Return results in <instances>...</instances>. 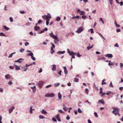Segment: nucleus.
Masks as SVG:
<instances>
[{
  "label": "nucleus",
  "instance_id": "bb28decb",
  "mask_svg": "<svg viewBox=\"0 0 123 123\" xmlns=\"http://www.w3.org/2000/svg\"><path fill=\"white\" fill-rule=\"evenodd\" d=\"M4 28L6 30H8L9 29V28L5 25L4 26Z\"/></svg>",
  "mask_w": 123,
  "mask_h": 123
},
{
  "label": "nucleus",
  "instance_id": "2eb2a0df",
  "mask_svg": "<svg viewBox=\"0 0 123 123\" xmlns=\"http://www.w3.org/2000/svg\"><path fill=\"white\" fill-rule=\"evenodd\" d=\"M40 29V27L38 26H35L34 27V30L35 31H37Z\"/></svg>",
  "mask_w": 123,
  "mask_h": 123
},
{
  "label": "nucleus",
  "instance_id": "864d4df0",
  "mask_svg": "<svg viewBox=\"0 0 123 123\" xmlns=\"http://www.w3.org/2000/svg\"><path fill=\"white\" fill-rule=\"evenodd\" d=\"M111 93V92L109 91V92H108L106 93V94L108 95H109Z\"/></svg>",
  "mask_w": 123,
  "mask_h": 123
},
{
  "label": "nucleus",
  "instance_id": "39448f33",
  "mask_svg": "<svg viewBox=\"0 0 123 123\" xmlns=\"http://www.w3.org/2000/svg\"><path fill=\"white\" fill-rule=\"evenodd\" d=\"M83 30V28L82 27L79 28L78 30L76 31V32L78 33H80Z\"/></svg>",
  "mask_w": 123,
  "mask_h": 123
},
{
  "label": "nucleus",
  "instance_id": "9b49d317",
  "mask_svg": "<svg viewBox=\"0 0 123 123\" xmlns=\"http://www.w3.org/2000/svg\"><path fill=\"white\" fill-rule=\"evenodd\" d=\"M63 68L64 70V73L65 74H68V71L67 69V68L66 67H63Z\"/></svg>",
  "mask_w": 123,
  "mask_h": 123
},
{
  "label": "nucleus",
  "instance_id": "5fc2aeb1",
  "mask_svg": "<svg viewBox=\"0 0 123 123\" xmlns=\"http://www.w3.org/2000/svg\"><path fill=\"white\" fill-rule=\"evenodd\" d=\"M20 12L21 14H24L25 13L24 11H20Z\"/></svg>",
  "mask_w": 123,
  "mask_h": 123
},
{
  "label": "nucleus",
  "instance_id": "5701e85b",
  "mask_svg": "<svg viewBox=\"0 0 123 123\" xmlns=\"http://www.w3.org/2000/svg\"><path fill=\"white\" fill-rule=\"evenodd\" d=\"M14 65L15 66V68L16 70H18L20 69V68L19 66L15 65Z\"/></svg>",
  "mask_w": 123,
  "mask_h": 123
},
{
  "label": "nucleus",
  "instance_id": "4d7b16f0",
  "mask_svg": "<svg viewBox=\"0 0 123 123\" xmlns=\"http://www.w3.org/2000/svg\"><path fill=\"white\" fill-rule=\"evenodd\" d=\"M98 34L99 35H100L101 36V37L103 38L105 40V38L102 35H101L100 33H98Z\"/></svg>",
  "mask_w": 123,
  "mask_h": 123
},
{
  "label": "nucleus",
  "instance_id": "9d476101",
  "mask_svg": "<svg viewBox=\"0 0 123 123\" xmlns=\"http://www.w3.org/2000/svg\"><path fill=\"white\" fill-rule=\"evenodd\" d=\"M15 109V107L14 106L12 107L11 108L9 109V113H11L12 112V111Z\"/></svg>",
  "mask_w": 123,
  "mask_h": 123
},
{
  "label": "nucleus",
  "instance_id": "8fccbe9b",
  "mask_svg": "<svg viewBox=\"0 0 123 123\" xmlns=\"http://www.w3.org/2000/svg\"><path fill=\"white\" fill-rule=\"evenodd\" d=\"M94 114L95 116L96 117H98V115H97V113L96 112H94Z\"/></svg>",
  "mask_w": 123,
  "mask_h": 123
},
{
  "label": "nucleus",
  "instance_id": "ddd939ff",
  "mask_svg": "<svg viewBox=\"0 0 123 123\" xmlns=\"http://www.w3.org/2000/svg\"><path fill=\"white\" fill-rule=\"evenodd\" d=\"M114 64L115 63L114 62H111V61H109V63L108 64V65H109L112 66L114 65Z\"/></svg>",
  "mask_w": 123,
  "mask_h": 123
},
{
  "label": "nucleus",
  "instance_id": "20e7f679",
  "mask_svg": "<svg viewBox=\"0 0 123 123\" xmlns=\"http://www.w3.org/2000/svg\"><path fill=\"white\" fill-rule=\"evenodd\" d=\"M55 95L54 93H50L47 94L45 95V97H52L55 96Z\"/></svg>",
  "mask_w": 123,
  "mask_h": 123
},
{
  "label": "nucleus",
  "instance_id": "423d86ee",
  "mask_svg": "<svg viewBox=\"0 0 123 123\" xmlns=\"http://www.w3.org/2000/svg\"><path fill=\"white\" fill-rule=\"evenodd\" d=\"M43 82L42 81H40L39 82L38 85L40 88H41L43 85Z\"/></svg>",
  "mask_w": 123,
  "mask_h": 123
},
{
  "label": "nucleus",
  "instance_id": "0eeeda50",
  "mask_svg": "<svg viewBox=\"0 0 123 123\" xmlns=\"http://www.w3.org/2000/svg\"><path fill=\"white\" fill-rule=\"evenodd\" d=\"M105 56L106 57L108 58H112L113 57L112 55L111 54H107L105 55Z\"/></svg>",
  "mask_w": 123,
  "mask_h": 123
},
{
  "label": "nucleus",
  "instance_id": "a18cd8bd",
  "mask_svg": "<svg viewBox=\"0 0 123 123\" xmlns=\"http://www.w3.org/2000/svg\"><path fill=\"white\" fill-rule=\"evenodd\" d=\"M10 21L11 22H12L13 21V19L11 17H10Z\"/></svg>",
  "mask_w": 123,
  "mask_h": 123
},
{
  "label": "nucleus",
  "instance_id": "680f3d73",
  "mask_svg": "<svg viewBox=\"0 0 123 123\" xmlns=\"http://www.w3.org/2000/svg\"><path fill=\"white\" fill-rule=\"evenodd\" d=\"M115 46L116 47H119V46L117 43H116L115 45Z\"/></svg>",
  "mask_w": 123,
  "mask_h": 123
},
{
  "label": "nucleus",
  "instance_id": "e433bc0d",
  "mask_svg": "<svg viewBox=\"0 0 123 123\" xmlns=\"http://www.w3.org/2000/svg\"><path fill=\"white\" fill-rule=\"evenodd\" d=\"M85 92L86 93L88 94V90L86 88L85 89Z\"/></svg>",
  "mask_w": 123,
  "mask_h": 123
},
{
  "label": "nucleus",
  "instance_id": "f257e3e1",
  "mask_svg": "<svg viewBox=\"0 0 123 123\" xmlns=\"http://www.w3.org/2000/svg\"><path fill=\"white\" fill-rule=\"evenodd\" d=\"M114 110L112 111V113L114 114L115 116H116L119 113L120 111V109L118 108H113Z\"/></svg>",
  "mask_w": 123,
  "mask_h": 123
},
{
  "label": "nucleus",
  "instance_id": "6e6d98bb",
  "mask_svg": "<svg viewBox=\"0 0 123 123\" xmlns=\"http://www.w3.org/2000/svg\"><path fill=\"white\" fill-rule=\"evenodd\" d=\"M12 81H9L8 83V84L9 85H11V84H12Z\"/></svg>",
  "mask_w": 123,
  "mask_h": 123
},
{
  "label": "nucleus",
  "instance_id": "69168bd1",
  "mask_svg": "<svg viewBox=\"0 0 123 123\" xmlns=\"http://www.w3.org/2000/svg\"><path fill=\"white\" fill-rule=\"evenodd\" d=\"M13 55L11 53L9 56V58H10L12 57Z\"/></svg>",
  "mask_w": 123,
  "mask_h": 123
},
{
  "label": "nucleus",
  "instance_id": "2f4dec72",
  "mask_svg": "<svg viewBox=\"0 0 123 123\" xmlns=\"http://www.w3.org/2000/svg\"><path fill=\"white\" fill-rule=\"evenodd\" d=\"M39 118L40 119H43L45 118V117L42 115H40L39 116Z\"/></svg>",
  "mask_w": 123,
  "mask_h": 123
},
{
  "label": "nucleus",
  "instance_id": "603ef678",
  "mask_svg": "<svg viewBox=\"0 0 123 123\" xmlns=\"http://www.w3.org/2000/svg\"><path fill=\"white\" fill-rule=\"evenodd\" d=\"M110 86L111 87H113V86L112 85V82H111L110 85Z\"/></svg>",
  "mask_w": 123,
  "mask_h": 123
},
{
  "label": "nucleus",
  "instance_id": "a19ab883",
  "mask_svg": "<svg viewBox=\"0 0 123 123\" xmlns=\"http://www.w3.org/2000/svg\"><path fill=\"white\" fill-rule=\"evenodd\" d=\"M43 21L42 20H39L38 21V23L40 24V23H42L43 22Z\"/></svg>",
  "mask_w": 123,
  "mask_h": 123
},
{
  "label": "nucleus",
  "instance_id": "a211bd4d",
  "mask_svg": "<svg viewBox=\"0 0 123 123\" xmlns=\"http://www.w3.org/2000/svg\"><path fill=\"white\" fill-rule=\"evenodd\" d=\"M5 77L7 79H8L10 78V77L9 74H7L5 76Z\"/></svg>",
  "mask_w": 123,
  "mask_h": 123
},
{
  "label": "nucleus",
  "instance_id": "bf43d9fd",
  "mask_svg": "<svg viewBox=\"0 0 123 123\" xmlns=\"http://www.w3.org/2000/svg\"><path fill=\"white\" fill-rule=\"evenodd\" d=\"M45 31L44 30V29H43V31H40V32H39V33L40 34V33H42L43 32H44V31Z\"/></svg>",
  "mask_w": 123,
  "mask_h": 123
},
{
  "label": "nucleus",
  "instance_id": "6ab92c4d",
  "mask_svg": "<svg viewBox=\"0 0 123 123\" xmlns=\"http://www.w3.org/2000/svg\"><path fill=\"white\" fill-rule=\"evenodd\" d=\"M105 79H104L102 81V84L103 85H104L106 84V83L105 82H104L105 81Z\"/></svg>",
  "mask_w": 123,
  "mask_h": 123
},
{
  "label": "nucleus",
  "instance_id": "7c9ffc66",
  "mask_svg": "<svg viewBox=\"0 0 123 123\" xmlns=\"http://www.w3.org/2000/svg\"><path fill=\"white\" fill-rule=\"evenodd\" d=\"M79 80V79L78 78H75L74 79V81L75 82H78Z\"/></svg>",
  "mask_w": 123,
  "mask_h": 123
},
{
  "label": "nucleus",
  "instance_id": "f8f14e48",
  "mask_svg": "<svg viewBox=\"0 0 123 123\" xmlns=\"http://www.w3.org/2000/svg\"><path fill=\"white\" fill-rule=\"evenodd\" d=\"M56 118L58 121L59 122H60L61 121V120L60 118V116L59 115L57 114V115L56 117Z\"/></svg>",
  "mask_w": 123,
  "mask_h": 123
},
{
  "label": "nucleus",
  "instance_id": "4468645a",
  "mask_svg": "<svg viewBox=\"0 0 123 123\" xmlns=\"http://www.w3.org/2000/svg\"><path fill=\"white\" fill-rule=\"evenodd\" d=\"M21 60H23L24 59H22V58H20V59H18L17 61H15V62H17L19 63H21L22 61H21Z\"/></svg>",
  "mask_w": 123,
  "mask_h": 123
},
{
  "label": "nucleus",
  "instance_id": "052dcab7",
  "mask_svg": "<svg viewBox=\"0 0 123 123\" xmlns=\"http://www.w3.org/2000/svg\"><path fill=\"white\" fill-rule=\"evenodd\" d=\"M77 56L79 57H80L81 56V55L79 54V53H78L77 54Z\"/></svg>",
  "mask_w": 123,
  "mask_h": 123
},
{
  "label": "nucleus",
  "instance_id": "f3484780",
  "mask_svg": "<svg viewBox=\"0 0 123 123\" xmlns=\"http://www.w3.org/2000/svg\"><path fill=\"white\" fill-rule=\"evenodd\" d=\"M63 109L65 111H67V108L64 105H63Z\"/></svg>",
  "mask_w": 123,
  "mask_h": 123
},
{
  "label": "nucleus",
  "instance_id": "b1692460",
  "mask_svg": "<svg viewBox=\"0 0 123 123\" xmlns=\"http://www.w3.org/2000/svg\"><path fill=\"white\" fill-rule=\"evenodd\" d=\"M58 97L59 99H61L62 95L60 92H59L58 93Z\"/></svg>",
  "mask_w": 123,
  "mask_h": 123
},
{
  "label": "nucleus",
  "instance_id": "c85d7f7f",
  "mask_svg": "<svg viewBox=\"0 0 123 123\" xmlns=\"http://www.w3.org/2000/svg\"><path fill=\"white\" fill-rule=\"evenodd\" d=\"M51 51L50 53L51 54H53V53L55 52V51L53 50V48H52V47L51 48Z\"/></svg>",
  "mask_w": 123,
  "mask_h": 123
},
{
  "label": "nucleus",
  "instance_id": "ea45409f",
  "mask_svg": "<svg viewBox=\"0 0 123 123\" xmlns=\"http://www.w3.org/2000/svg\"><path fill=\"white\" fill-rule=\"evenodd\" d=\"M24 50V49L23 48H21L20 50V51L21 52H23Z\"/></svg>",
  "mask_w": 123,
  "mask_h": 123
},
{
  "label": "nucleus",
  "instance_id": "37998d69",
  "mask_svg": "<svg viewBox=\"0 0 123 123\" xmlns=\"http://www.w3.org/2000/svg\"><path fill=\"white\" fill-rule=\"evenodd\" d=\"M60 84L59 83H57L56 84H55V87H56L58 86H59L60 85Z\"/></svg>",
  "mask_w": 123,
  "mask_h": 123
},
{
  "label": "nucleus",
  "instance_id": "13d9d810",
  "mask_svg": "<svg viewBox=\"0 0 123 123\" xmlns=\"http://www.w3.org/2000/svg\"><path fill=\"white\" fill-rule=\"evenodd\" d=\"M123 67V64L122 63H120V68H121Z\"/></svg>",
  "mask_w": 123,
  "mask_h": 123
},
{
  "label": "nucleus",
  "instance_id": "de8ad7c7",
  "mask_svg": "<svg viewBox=\"0 0 123 123\" xmlns=\"http://www.w3.org/2000/svg\"><path fill=\"white\" fill-rule=\"evenodd\" d=\"M31 59L35 61L36 60V59L35 57H34L33 56H32L31 57Z\"/></svg>",
  "mask_w": 123,
  "mask_h": 123
},
{
  "label": "nucleus",
  "instance_id": "58836bf2",
  "mask_svg": "<svg viewBox=\"0 0 123 123\" xmlns=\"http://www.w3.org/2000/svg\"><path fill=\"white\" fill-rule=\"evenodd\" d=\"M0 36H5V35L3 33H0Z\"/></svg>",
  "mask_w": 123,
  "mask_h": 123
},
{
  "label": "nucleus",
  "instance_id": "774afa93",
  "mask_svg": "<svg viewBox=\"0 0 123 123\" xmlns=\"http://www.w3.org/2000/svg\"><path fill=\"white\" fill-rule=\"evenodd\" d=\"M88 123H92V122L90 119H88Z\"/></svg>",
  "mask_w": 123,
  "mask_h": 123
},
{
  "label": "nucleus",
  "instance_id": "393cba45",
  "mask_svg": "<svg viewBox=\"0 0 123 123\" xmlns=\"http://www.w3.org/2000/svg\"><path fill=\"white\" fill-rule=\"evenodd\" d=\"M69 54L70 55H76V54L73 51L70 52V54Z\"/></svg>",
  "mask_w": 123,
  "mask_h": 123
},
{
  "label": "nucleus",
  "instance_id": "3c124183",
  "mask_svg": "<svg viewBox=\"0 0 123 123\" xmlns=\"http://www.w3.org/2000/svg\"><path fill=\"white\" fill-rule=\"evenodd\" d=\"M51 86V85H48L47 86H46V88H48L49 87H50Z\"/></svg>",
  "mask_w": 123,
  "mask_h": 123
},
{
  "label": "nucleus",
  "instance_id": "7ed1b4c3",
  "mask_svg": "<svg viewBox=\"0 0 123 123\" xmlns=\"http://www.w3.org/2000/svg\"><path fill=\"white\" fill-rule=\"evenodd\" d=\"M42 18L44 20H46L49 18H51V15L49 13H48L47 15H44L43 16Z\"/></svg>",
  "mask_w": 123,
  "mask_h": 123
},
{
  "label": "nucleus",
  "instance_id": "412c9836",
  "mask_svg": "<svg viewBox=\"0 0 123 123\" xmlns=\"http://www.w3.org/2000/svg\"><path fill=\"white\" fill-rule=\"evenodd\" d=\"M65 53V51H59L57 53L58 54H64Z\"/></svg>",
  "mask_w": 123,
  "mask_h": 123
},
{
  "label": "nucleus",
  "instance_id": "09e8293b",
  "mask_svg": "<svg viewBox=\"0 0 123 123\" xmlns=\"http://www.w3.org/2000/svg\"><path fill=\"white\" fill-rule=\"evenodd\" d=\"M90 30L91 33H94V31H93V29H91L90 30H89V31Z\"/></svg>",
  "mask_w": 123,
  "mask_h": 123
},
{
  "label": "nucleus",
  "instance_id": "6e6552de",
  "mask_svg": "<svg viewBox=\"0 0 123 123\" xmlns=\"http://www.w3.org/2000/svg\"><path fill=\"white\" fill-rule=\"evenodd\" d=\"M98 102L99 103H101L103 105L105 104V102L103 99H101L100 100H98Z\"/></svg>",
  "mask_w": 123,
  "mask_h": 123
},
{
  "label": "nucleus",
  "instance_id": "cd10ccee",
  "mask_svg": "<svg viewBox=\"0 0 123 123\" xmlns=\"http://www.w3.org/2000/svg\"><path fill=\"white\" fill-rule=\"evenodd\" d=\"M31 88L33 90V92H35L36 91V86H34L33 87H31Z\"/></svg>",
  "mask_w": 123,
  "mask_h": 123
},
{
  "label": "nucleus",
  "instance_id": "c9c22d12",
  "mask_svg": "<svg viewBox=\"0 0 123 123\" xmlns=\"http://www.w3.org/2000/svg\"><path fill=\"white\" fill-rule=\"evenodd\" d=\"M86 18V16L84 15H83L82 17V18L84 19H85Z\"/></svg>",
  "mask_w": 123,
  "mask_h": 123
},
{
  "label": "nucleus",
  "instance_id": "0e129e2a",
  "mask_svg": "<svg viewBox=\"0 0 123 123\" xmlns=\"http://www.w3.org/2000/svg\"><path fill=\"white\" fill-rule=\"evenodd\" d=\"M10 68L11 69H14V67L12 66H10Z\"/></svg>",
  "mask_w": 123,
  "mask_h": 123
},
{
  "label": "nucleus",
  "instance_id": "f704fd0d",
  "mask_svg": "<svg viewBox=\"0 0 123 123\" xmlns=\"http://www.w3.org/2000/svg\"><path fill=\"white\" fill-rule=\"evenodd\" d=\"M61 19L60 18V17H58L56 19V20L57 21H59Z\"/></svg>",
  "mask_w": 123,
  "mask_h": 123
},
{
  "label": "nucleus",
  "instance_id": "f03ea898",
  "mask_svg": "<svg viewBox=\"0 0 123 123\" xmlns=\"http://www.w3.org/2000/svg\"><path fill=\"white\" fill-rule=\"evenodd\" d=\"M49 35L50 36L53 38L55 39L57 41H59V40L58 37L56 36L52 32L49 34Z\"/></svg>",
  "mask_w": 123,
  "mask_h": 123
},
{
  "label": "nucleus",
  "instance_id": "c756f323",
  "mask_svg": "<svg viewBox=\"0 0 123 123\" xmlns=\"http://www.w3.org/2000/svg\"><path fill=\"white\" fill-rule=\"evenodd\" d=\"M32 106H31L30 108V113L31 114H32Z\"/></svg>",
  "mask_w": 123,
  "mask_h": 123
},
{
  "label": "nucleus",
  "instance_id": "a878e982",
  "mask_svg": "<svg viewBox=\"0 0 123 123\" xmlns=\"http://www.w3.org/2000/svg\"><path fill=\"white\" fill-rule=\"evenodd\" d=\"M50 18H49L46 19V25H48L49 24V20L50 19Z\"/></svg>",
  "mask_w": 123,
  "mask_h": 123
},
{
  "label": "nucleus",
  "instance_id": "aec40b11",
  "mask_svg": "<svg viewBox=\"0 0 123 123\" xmlns=\"http://www.w3.org/2000/svg\"><path fill=\"white\" fill-rule=\"evenodd\" d=\"M94 46V45H92L91 46H89L87 47V49L88 50H89L90 49H92Z\"/></svg>",
  "mask_w": 123,
  "mask_h": 123
},
{
  "label": "nucleus",
  "instance_id": "49530a36",
  "mask_svg": "<svg viewBox=\"0 0 123 123\" xmlns=\"http://www.w3.org/2000/svg\"><path fill=\"white\" fill-rule=\"evenodd\" d=\"M58 112L61 113H63L62 111L61 110H59L58 111Z\"/></svg>",
  "mask_w": 123,
  "mask_h": 123
},
{
  "label": "nucleus",
  "instance_id": "79ce46f5",
  "mask_svg": "<svg viewBox=\"0 0 123 123\" xmlns=\"http://www.w3.org/2000/svg\"><path fill=\"white\" fill-rule=\"evenodd\" d=\"M78 112L80 113H81L82 112L81 111L79 108L78 109Z\"/></svg>",
  "mask_w": 123,
  "mask_h": 123
},
{
  "label": "nucleus",
  "instance_id": "4c0bfd02",
  "mask_svg": "<svg viewBox=\"0 0 123 123\" xmlns=\"http://www.w3.org/2000/svg\"><path fill=\"white\" fill-rule=\"evenodd\" d=\"M52 120L56 122L57 121L56 119L54 117H53L52 119Z\"/></svg>",
  "mask_w": 123,
  "mask_h": 123
},
{
  "label": "nucleus",
  "instance_id": "72a5a7b5",
  "mask_svg": "<svg viewBox=\"0 0 123 123\" xmlns=\"http://www.w3.org/2000/svg\"><path fill=\"white\" fill-rule=\"evenodd\" d=\"M28 55L31 56V57L33 55V53H31L28 54Z\"/></svg>",
  "mask_w": 123,
  "mask_h": 123
},
{
  "label": "nucleus",
  "instance_id": "dca6fc26",
  "mask_svg": "<svg viewBox=\"0 0 123 123\" xmlns=\"http://www.w3.org/2000/svg\"><path fill=\"white\" fill-rule=\"evenodd\" d=\"M53 68H52V70L53 71L55 70L56 69V66L55 65H52Z\"/></svg>",
  "mask_w": 123,
  "mask_h": 123
},
{
  "label": "nucleus",
  "instance_id": "473e14b6",
  "mask_svg": "<svg viewBox=\"0 0 123 123\" xmlns=\"http://www.w3.org/2000/svg\"><path fill=\"white\" fill-rule=\"evenodd\" d=\"M103 92V91H102V88L101 87H100V94H101Z\"/></svg>",
  "mask_w": 123,
  "mask_h": 123
},
{
  "label": "nucleus",
  "instance_id": "338daca9",
  "mask_svg": "<svg viewBox=\"0 0 123 123\" xmlns=\"http://www.w3.org/2000/svg\"><path fill=\"white\" fill-rule=\"evenodd\" d=\"M42 68H41L40 69V70L39 71V73H40L42 72Z\"/></svg>",
  "mask_w": 123,
  "mask_h": 123
},
{
  "label": "nucleus",
  "instance_id": "c03bdc74",
  "mask_svg": "<svg viewBox=\"0 0 123 123\" xmlns=\"http://www.w3.org/2000/svg\"><path fill=\"white\" fill-rule=\"evenodd\" d=\"M99 21H101L102 22V23L103 24H104V22L103 21V19L101 18H100L99 19Z\"/></svg>",
  "mask_w": 123,
  "mask_h": 123
},
{
  "label": "nucleus",
  "instance_id": "1a4fd4ad",
  "mask_svg": "<svg viewBox=\"0 0 123 123\" xmlns=\"http://www.w3.org/2000/svg\"><path fill=\"white\" fill-rule=\"evenodd\" d=\"M78 12H79L80 14L81 15H83L85 13V12L84 11H80V9H78Z\"/></svg>",
  "mask_w": 123,
  "mask_h": 123
},
{
  "label": "nucleus",
  "instance_id": "4be33fe9",
  "mask_svg": "<svg viewBox=\"0 0 123 123\" xmlns=\"http://www.w3.org/2000/svg\"><path fill=\"white\" fill-rule=\"evenodd\" d=\"M42 113L43 114H47V112L45 111V110L43 109L42 111Z\"/></svg>",
  "mask_w": 123,
  "mask_h": 123
},
{
  "label": "nucleus",
  "instance_id": "e2e57ef3",
  "mask_svg": "<svg viewBox=\"0 0 123 123\" xmlns=\"http://www.w3.org/2000/svg\"><path fill=\"white\" fill-rule=\"evenodd\" d=\"M86 103H88L90 105L91 103L88 100H87L85 102Z\"/></svg>",
  "mask_w": 123,
  "mask_h": 123
}]
</instances>
